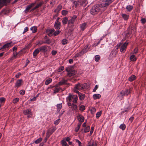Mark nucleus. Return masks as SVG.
I'll return each instance as SVG.
<instances>
[{
	"instance_id": "nucleus-1",
	"label": "nucleus",
	"mask_w": 146,
	"mask_h": 146,
	"mask_svg": "<svg viewBox=\"0 0 146 146\" xmlns=\"http://www.w3.org/2000/svg\"><path fill=\"white\" fill-rule=\"evenodd\" d=\"M101 4H99L97 5H95L93 6L90 9V13L93 15L97 14L100 10V8L105 7L100 6Z\"/></svg>"
},
{
	"instance_id": "nucleus-2",
	"label": "nucleus",
	"mask_w": 146,
	"mask_h": 146,
	"mask_svg": "<svg viewBox=\"0 0 146 146\" xmlns=\"http://www.w3.org/2000/svg\"><path fill=\"white\" fill-rule=\"evenodd\" d=\"M78 99V96L77 95H70L66 98L67 101L72 102L73 103H76L77 102Z\"/></svg>"
},
{
	"instance_id": "nucleus-3",
	"label": "nucleus",
	"mask_w": 146,
	"mask_h": 146,
	"mask_svg": "<svg viewBox=\"0 0 146 146\" xmlns=\"http://www.w3.org/2000/svg\"><path fill=\"white\" fill-rule=\"evenodd\" d=\"M102 3L100 6L102 7H106L108 6L112 2V0H101Z\"/></svg>"
},
{
	"instance_id": "nucleus-4",
	"label": "nucleus",
	"mask_w": 146,
	"mask_h": 146,
	"mask_svg": "<svg viewBox=\"0 0 146 146\" xmlns=\"http://www.w3.org/2000/svg\"><path fill=\"white\" fill-rule=\"evenodd\" d=\"M23 113L25 115H27V117L28 118L31 117L33 115L31 110L29 109H27L24 111Z\"/></svg>"
},
{
	"instance_id": "nucleus-5",
	"label": "nucleus",
	"mask_w": 146,
	"mask_h": 146,
	"mask_svg": "<svg viewBox=\"0 0 146 146\" xmlns=\"http://www.w3.org/2000/svg\"><path fill=\"white\" fill-rule=\"evenodd\" d=\"M77 18V16L76 15H74L72 18L68 21V27L70 25L72 26L73 25L76 19Z\"/></svg>"
},
{
	"instance_id": "nucleus-6",
	"label": "nucleus",
	"mask_w": 146,
	"mask_h": 146,
	"mask_svg": "<svg viewBox=\"0 0 146 146\" xmlns=\"http://www.w3.org/2000/svg\"><path fill=\"white\" fill-rule=\"evenodd\" d=\"M128 44V42H125L121 46L120 51L124 53L126 50Z\"/></svg>"
},
{
	"instance_id": "nucleus-7",
	"label": "nucleus",
	"mask_w": 146,
	"mask_h": 146,
	"mask_svg": "<svg viewBox=\"0 0 146 146\" xmlns=\"http://www.w3.org/2000/svg\"><path fill=\"white\" fill-rule=\"evenodd\" d=\"M55 129L54 128L48 130L46 133V137L47 138L49 137L55 131Z\"/></svg>"
},
{
	"instance_id": "nucleus-8",
	"label": "nucleus",
	"mask_w": 146,
	"mask_h": 146,
	"mask_svg": "<svg viewBox=\"0 0 146 146\" xmlns=\"http://www.w3.org/2000/svg\"><path fill=\"white\" fill-rule=\"evenodd\" d=\"M35 3H33L31 4L27 5L25 9L24 10V12L25 13H27L28 12L29 10L35 5Z\"/></svg>"
},
{
	"instance_id": "nucleus-9",
	"label": "nucleus",
	"mask_w": 146,
	"mask_h": 146,
	"mask_svg": "<svg viewBox=\"0 0 146 146\" xmlns=\"http://www.w3.org/2000/svg\"><path fill=\"white\" fill-rule=\"evenodd\" d=\"M13 45V43L12 42L7 43L4 45L2 46V48H4V49H5L6 48L12 46Z\"/></svg>"
},
{
	"instance_id": "nucleus-10",
	"label": "nucleus",
	"mask_w": 146,
	"mask_h": 146,
	"mask_svg": "<svg viewBox=\"0 0 146 146\" xmlns=\"http://www.w3.org/2000/svg\"><path fill=\"white\" fill-rule=\"evenodd\" d=\"M75 88H77V90H80L83 89L84 88V86L82 84L78 83L75 86Z\"/></svg>"
},
{
	"instance_id": "nucleus-11",
	"label": "nucleus",
	"mask_w": 146,
	"mask_h": 146,
	"mask_svg": "<svg viewBox=\"0 0 146 146\" xmlns=\"http://www.w3.org/2000/svg\"><path fill=\"white\" fill-rule=\"evenodd\" d=\"M61 23L59 21H56L54 27L56 29H59L60 28Z\"/></svg>"
},
{
	"instance_id": "nucleus-12",
	"label": "nucleus",
	"mask_w": 146,
	"mask_h": 146,
	"mask_svg": "<svg viewBox=\"0 0 146 146\" xmlns=\"http://www.w3.org/2000/svg\"><path fill=\"white\" fill-rule=\"evenodd\" d=\"M77 118L78 121L80 122H82L84 121V117L80 114H78L77 117Z\"/></svg>"
},
{
	"instance_id": "nucleus-13",
	"label": "nucleus",
	"mask_w": 146,
	"mask_h": 146,
	"mask_svg": "<svg viewBox=\"0 0 146 146\" xmlns=\"http://www.w3.org/2000/svg\"><path fill=\"white\" fill-rule=\"evenodd\" d=\"M7 2V0H0V9Z\"/></svg>"
},
{
	"instance_id": "nucleus-14",
	"label": "nucleus",
	"mask_w": 146,
	"mask_h": 146,
	"mask_svg": "<svg viewBox=\"0 0 146 146\" xmlns=\"http://www.w3.org/2000/svg\"><path fill=\"white\" fill-rule=\"evenodd\" d=\"M38 48L40 51H41L42 52H45L47 50V46L46 45L42 46Z\"/></svg>"
},
{
	"instance_id": "nucleus-15",
	"label": "nucleus",
	"mask_w": 146,
	"mask_h": 146,
	"mask_svg": "<svg viewBox=\"0 0 146 146\" xmlns=\"http://www.w3.org/2000/svg\"><path fill=\"white\" fill-rule=\"evenodd\" d=\"M22 81V80H17L15 83V87L18 88L21 85Z\"/></svg>"
},
{
	"instance_id": "nucleus-16",
	"label": "nucleus",
	"mask_w": 146,
	"mask_h": 146,
	"mask_svg": "<svg viewBox=\"0 0 146 146\" xmlns=\"http://www.w3.org/2000/svg\"><path fill=\"white\" fill-rule=\"evenodd\" d=\"M81 3V5L85 7L88 3L87 0H79Z\"/></svg>"
},
{
	"instance_id": "nucleus-17",
	"label": "nucleus",
	"mask_w": 146,
	"mask_h": 146,
	"mask_svg": "<svg viewBox=\"0 0 146 146\" xmlns=\"http://www.w3.org/2000/svg\"><path fill=\"white\" fill-rule=\"evenodd\" d=\"M40 52V51L39 50L38 48L35 50L33 52V57H36L37 54L39 53Z\"/></svg>"
},
{
	"instance_id": "nucleus-18",
	"label": "nucleus",
	"mask_w": 146,
	"mask_h": 146,
	"mask_svg": "<svg viewBox=\"0 0 146 146\" xmlns=\"http://www.w3.org/2000/svg\"><path fill=\"white\" fill-rule=\"evenodd\" d=\"M68 18L67 17H64L62 19V24L64 25H66L68 22Z\"/></svg>"
},
{
	"instance_id": "nucleus-19",
	"label": "nucleus",
	"mask_w": 146,
	"mask_h": 146,
	"mask_svg": "<svg viewBox=\"0 0 146 146\" xmlns=\"http://www.w3.org/2000/svg\"><path fill=\"white\" fill-rule=\"evenodd\" d=\"M66 70L68 72V74L70 77L73 76L76 74V72L74 70H72L70 71H68L67 70Z\"/></svg>"
},
{
	"instance_id": "nucleus-20",
	"label": "nucleus",
	"mask_w": 146,
	"mask_h": 146,
	"mask_svg": "<svg viewBox=\"0 0 146 146\" xmlns=\"http://www.w3.org/2000/svg\"><path fill=\"white\" fill-rule=\"evenodd\" d=\"M67 81L66 80H65L64 79H63L62 80L60 81L58 84H56L58 86H61L63 85L64 84H65L66 83Z\"/></svg>"
},
{
	"instance_id": "nucleus-21",
	"label": "nucleus",
	"mask_w": 146,
	"mask_h": 146,
	"mask_svg": "<svg viewBox=\"0 0 146 146\" xmlns=\"http://www.w3.org/2000/svg\"><path fill=\"white\" fill-rule=\"evenodd\" d=\"M87 146H97V143L95 141H92V143L90 142L88 143Z\"/></svg>"
},
{
	"instance_id": "nucleus-22",
	"label": "nucleus",
	"mask_w": 146,
	"mask_h": 146,
	"mask_svg": "<svg viewBox=\"0 0 146 146\" xmlns=\"http://www.w3.org/2000/svg\"><path fill=\"white\" fill-rule=\"evenodd\" d=\"M130 91L131 89H129V90H126L125 91H122V92L123 93L124 95L127 96L130 93Z\"/></svg>"
},
{
	"instance_id": "nucleus-23",
	"label": "nucleus",
	"mask_w": 146,
	"mask_h": 146,
	"mask_svg": "<svg viewBox=\"0 0 146 146\" xmlns=\"http://www.w3.org/2000/svg\"><path fill=\"white\" fill-rule=\"evenodd\" d=\"M86 23H84L80 25V27L81 30L82 31H84L86 28Z\"/></svg>"
},
{
	"instance_id": "nucleus-24",
	"label": "nucleus",
	"mask_w": 146,
	"mask_h": 146,
	"mask_svg": "<svg viewBox=\"0 0 146 146\" xmlns=\"http://www.w3.org/2000/svg\"><path fill=\"white\" fill-rule=\"evenodd\" d=\"M93 98L94 100L99 99L101 97V95L99 94H95L93 95Z\"/></svg>"
},
{
	"instance_id": "nucleus-25",
	"label": "nucleus",
	"mask_w": 146,
	"mask_h": 146,
	"mask_svg": "<svg viewBox=\"0 0 146 146\" xmlns=\"http://www.w3.org/2000/svg\"><path fill=\"white\" fill-rule=\"evenodd\" d=\"M73 3L75 5L76 8H77L79 5H81V3L79 0L77 1H74Z\"/></svg>"
},
{
	"instance_id": "nucleus-26",
	"label": "nucleus",
	"mask_w": 146,
	"mask_h": 146,
	"mask_svg": "<svg viewBox=\"0 0 146 146\" xmlns=\"http://www.w3.org/2000/svg\"><path fill=\"white\" fill-rule=\"evenodd\" d=\"M62 6L60 5H58L56 9L55 10L54 12L56 13H58L62 9Z\"/></svg>"
},
{
	"instance_id": "nucleus-27",
	"label": "nucleus",
	"mask_w": 146,
	"mask_h": 146,
	"mask_svg": "<svg viewBox=\"0 0 146 146\" xmlns=\"http://www.w3.org/2000/svg\"><path fill=\"white\" fill-rule=\"evenodd\" d=\"M78 96L79 99L80 100H84L85 97L84 94L79 93Z\"/></svg>"
},
{
	"instance_id": "nucleus-28",
	"label": "nucleus",
	"mask_w": 146,
	"mask_h": 146,
	"mask_svg": "<svg viewBox=\"0 0 146 146\" xmlns=\"http://www.w3.org/2000/svg\"><path fill=\"white\" fill-rule=\"evenodd\" d=\"M117 53V50H116V49H115L114 50H112L110 54V55H111V54L113 55L112 56L113 57H115L116 54Z\"/></svg>"
},
{
	"instance_id": "nucleus-29",
	"label": "nucleus",
	"mask_w": 146,
	"mask_h": 146,
	"mask_svg": "<svg viewBox=\"0 0 146 146\" xmlns=\"http://www.w3.org/2000/svg\"><path fill=\"white\" fill-rule=\"evenodd\" d=\"M54 29H52L48 31V34L49 36H51L52 35V33L54 32Z\"/></svg>"
},
{
	"instance_id": "nucleus-30",
	"label": "nucleus",
	"mask_w": 146,
	"mask_h": 146,
	"mask_svg": "<svg viewBox=\"0 0 146 146\" xmlns=\"http://www.w3.org/2000/svg\"><path fill=\"white\" fill-rule=\"evenodd\" d=\"M72 110L76 111L77 109V106L74 104V103L72 104Z\"/></svg>"
},
{
	"instance_id": "nucleus-31",
	"label": "nucleus",
	"mask_w": 146,
	"mask_h": 146,
	"mask_svg": "<svg viewBox=\"0 0 146 146\" xmlns=\"http://www.w3.org/2000/svg\"><path fill=\"white\" fill-rule=\"evenodd\" d=\"M30 30L32 31L33 33H35L36 32L37 27L36 26H33L31 27Z\"/></svg>"
},
{
	"instance_id": "nucleus-32",
	"label": "nucleus",
	"mask_w": 146,
	"mask_h": 146,
	"mask_svg": "<svg viewBox=\"0 0 146 146\" xmlns=\"http://www.w3.org/2000/svg\"><path fill=\"white\" fill-rule=\"evenodd\" d=\"M136 76L135 75H132L128 79V80L131 82L134 80L136 78Z\"/></svg>"
},
{
	"instance_id": "nucleus-33",
	"label": "nucleus",
	"mask_w": 146,
	"mask_h": 146,
	"mask_svg": "<svg viewBox=\"0 0 146 146\" xmlns=\"http://www.w3.org/2000/svg\"><path fill=\"white\" fill-rule=\"evenodd\" d=\"M61 143L62 144V146H68L65 139H64L61 141Z\"/></svg>"
},
{
	"instance_id": "nucleus-34",
	"label": "nucleus",
	"mask_w": 146,
	"mask_h": 146,
	"mask_svg": "<svg viewBox=\"0 0 146 146\" xmlns=\"http://www.w3.org/2000/svg\"><path fill=\"white\" fill-rule=\"evenodd\" d=\"M58 85H57V84H56L55 86V88L54 90V93H57L58 92H59V91H60V89L58 87Z\"/></svg>"
},
{
	"instance_id": "nucleus-35",
	"label": "nucleus",
	"mask_w": 146,
	"mask_h": 146,
	"mask_svg": "<svg viewBox=\"0 0 146 146\" xmlns=\"http://www.w3.org/2000/svg\"><path fill=\"white\" fill-rule=\"evenodd\" d=\"M130 60L132 61H135L136 60V58L135 55L132 54L130 58Z\"/></svg>"
},
{
	"instance_id": "nucleus-36",
	"label": "nucleus",
	"mask_w": 146,
	"mask_h": 146,
	"mask_svg": "<svg viewBox=\"0 0 146 146\" xmlns=\"http://www.w3.org/2000/svg\"><path fill=\"white\" fill-rule=\"evenodd\" d=\"M121 15L123 19L125 20H127L129 18V16L126 14H122Z\"/></svg>"
},
{
	"instance_id": "nucleus-37",
	"label": "nucleus",
	"mask_w": 146,
	"mask_h": 146,
	"mask_svg": "<svg viewBox=\"0 0 146 146\" xmlns=\"http://www.w3.org/2000/svg\"><path fill=\"white\" fill-rule=\"evenodd\" d=\"M52 79L51 78H49L47 79L45 82V84L46 85H48L51 82Z\"/></svg>"
},
{
	"instance_id": "nucleus-38",
	"label": "nucleus",
	"mask_w": 146,
	"mask_h": 146,
	"mask_svg": "<svg viewBox=\"0 0 146 146\" xmlns=\"http://www.w3.org/2000/svg\"><path fill=\"white\" fill-rule=\"evenodd\" d=\"M57 107L58 108V111H59L62 107V103L58 104L57 105Z\"/></svg>"
},
{
	"instance_id": "nucleus-39",
	"label": "nucleus",
	"mask_w": 146,
	"mask_h": 146,
	"mask_svg": "<svg viewBox=\"0 0 146 146\" xmlns=\"http://www.w3.org/2000/svg\"><path fill=\"white\" fill-rule=\"evenodd\" d=\"M119 128L121 129L122 130H125L126 128V126L125 124H121L119 126Z\"/></svg>"
},
{
	"instance_id": "nucleus-40",
	"label": "nucleus",
	"mask_w": 146,
	"mask_h": 146,
	"mask_svg": "<svg viewBox=\"0 0 146 146\" xmlns=\"http://www.w3.org/2000/svg\"><path fill=\"white\" fill-rule=\"evenodd\" d=\"M125 96L123 94V93L122 91L118 95V96L120 98V99L121 100L123 96Z\"/></svg>"
},
{
	"instance_id": "nucleus-41",
	"label": "nucleus",
	"mask_w": 146,
	"mask_h": 146,
	"mask_svg": "<svg viewBox=\"0 0 146 146\" xmlns=\"http://www.w3.org/2000/svg\"><path fill=\"white\" fill-rule=\"evenodd\" d=\"M42 140V139L40 137L34 141V142L36 144H38L40 143Z\"/></svg>"
},
{
	"instance_id": "nucleus-42",
	"label": "nucleus",
	"mask_w": 146,
	"mask_h": 146,
	"mask_svg": "<svg viewBox=\"0 0 146 146\" xmlns=\"http://www.w3.org/2000/svg\"><path fill=\"white\" fill-rule=\"evenodd\" d=\"M5 101V99L4 97H1L0 98V103L2 104L4 103Z\"/></svg>"
},
{
	"instance_id": "nucleus-43",
	"label": "nucleus",
	"mask_w": 146,
	"mask_h": 146,
	"mask_svg": "<svg viewBox=\"0 0 146 146\" xmlns=\"http://www.w3.org/2000/svg\"><path fill=\"white\" fill-rule=\"evenodd\" d=\"M102 113V111H100L99 112H97L96 115V117L97 118H98L101 115Z\"/></svg>"
},
{
	"instance_id": "nucleus-44",
	"label": "nucleus",
	"mask_w": 146,
	"mask_h": 146,
	"mask_svg": "<svg viewBox=\"0 0 146 146\" xmlns=\"http://www.w3.org/2000/svg\"><path fill=\"white\" fill-rule=\"evenodd\" d=\"M133 8V6L131 5H128L126 7V9L129 11H130Z\"/></svg>"
},
{
	"instance_id": "nucleus-45",
	"label": "nucleus",
	"mask_w": 146,
	"mask_h": 146,
	"mask_svg": "<svg viewBox=\"0 0 146 146\" xmlns=\"http://www.w3.org/2000/svg\"><path fill=\"white\" fill-rule=\"evenodd\" d=\"M85 109V106L83 105H82L79 107V110L80 111H83Z\"/></svg>"
},
{
	"instance_id": "nucleus-46",
	"label": "nucleus",
	"mask_w": 146,
	"mask_h": 146,
	"mask_svg": "<svg viewBox=\"0 0 146 146\" xmlns=\"http://www.w3.org/2000/svg\"><path fill=\"white\" fill-rule=\"evenodd\" d=\"M81 125V123L78 124L77 126L75 128V131L76 132H77L79 130Z\"/></svg>"
},
{
	"instance_id": "nucleus-47",
	"label": "nucleus",
	"mask_w": 146,
	"mask_h": 146,
	"mask_svg": "<svg viewBox=\"0 0 146 146\" xmlns=\"http://www.w3.org/2000/svg\"><path fill=\"white\" fill-rule=\"evenodd\" d=\"M21 52V51H20L18 53H17L15 51H14V52H13V56L14 57H16L17 55H19H19H20V53Z\"/></svg>"
},
{
	"instance_id": "nucleus-48",
	"label": "nucleus",
	"mask_w": 146,
	"mask_h": 146,
	"mask_svg": "<svg viewBox=\"0 0 146 146\" xmlns=\"http://www.w3.org/2000/svg\"><path fill=\"white\" fill-rule=\"evenodd\" d=\"M90 129V126H87L86 127L84 130V131L85 133H87L89 131Z\"/></svg>"
},
{
	"instance_id": "nucleus-49",
	"label": "nucleus",
	"mask_w": 146,
	"mask_h": 146,
	"mask_svg": "<svg viewBox=\"0 0 146 146\" xmlns=\"http://www.w3.org/2000/svg\"><path fill=\"white\" fill-rule=\"evenodd\" d=\"M74 141L78 143V146H82V143L78 139H75Z\"/></svg>"
},
{
	"instance_id": "nucleus-50",
	"label": "nucleus",
	"mask_w": 146,
	"mask_h": 146,
	"mask_svg": "<svg viewBox=\"0 0 146 146\" xmlns=\"http://www.w3.org/2000/svg\"><path fill=\"white\" fill-rule=\"evenodd\" d=\"M100 59V56L99 55H96L95 57V60L96 61L98 62Z\"/></svg>"
},
{
	"instance_id": "nucleus-51",
	"label": "nucleus",
	"mask_w": 146,
	"mask_h": 146,
	"mask_svg": "<svg viewBox=\"0 0 146 146\" xmlns=\"http://www.w3.org/2000/svg\"><path fill=\"white\" fill-rule=\"evenodd\" d=\"M68 13V11L66 10H63L62 11V14L63 15H66Z\"/></svg>"
},
{
	"instance_id": "nucleus-52",
	"label": "nucleus",
	"mask_w": 146,
	"mask_h": 146,
	"mask_svg": "<svg viewBox=\"0 0 146 146\" xmlns=\"http://www.w3.org/2000/svg\"><path fill=\"white\" fill-rule=\"evenodd\" d=\"M89 50V45H87L84 48V49L82 50H84V51H86V52L88 51Z\"/></svg>"
},
{
	"instance_id": "nucleus-53",
	"label": "nucleus",
	"mask_w": 146,
	"mask_h": 146,
	"mask_svg": "<svg viewBox=\"0 0 146 146\" xmlns=\"http://www.w3.org/2000/svg\"><path fill=\"white\" fill-rule=\"evenodd\" d=\"M86 51L84 50H82V51L78 53L80 56L83 55L84 53H86Z\"/></svg>"
},
{
	"instance_id": "nucleus-54",
	"label": "nucleus",
	"mask_w": 146,
	"mask_h": 146,
	"mask_svg": "<svg viewBox=\"0 0 146 146\" xmlns=\"http://www.w3.org/2000/svg\"><path fill=\"white\" fill-rule=\"evenodd\" d=\"M67 40L66 39H64L62 40V43L63 44L65 45L67 43Z\"/></svg>"
},
{
	"instance_id": "nucleus-55",
	"label": "nucleus",
	"mask_w": 146,
	"mask_h": 146,
	"mask_svg": "<svg viewBox=\"0 0 146 146\" xmlns=\"http://www.w3.org/2000/svg\"><path fill=\"white\" fill-rule=\"evenodd\" d=\"M91 113L92 114H94L96 111V109L95 108H92L90 110Z\"/></svg>"
},
{
	"instance_id": "nucleus-56",
	"label": "nucleus",
	"mask_w": 146,
	"mask_h": 146,
	"mask_svg": "<svg viewBox=\"0 0 146 146\" xmlns=\"http://www.w3.org/2000/svg\"><path fill=\"white\" fill-rule=\"evenodd\" d=\"M44 42L45 43L49 44L51 43V41L50 39L47 38L45 40Z\"/></svg>"
},
{
	"instance_id": "nucleus-57",
	"label": "nucleus",
	"mask_w": 146,
	"mask_h": 146,
	"mask_svg": "<svg viewBox=\"0 0 146 146\" xmlns=\"http://www.w3.org/2000/svg\"><path fill=\"white\" fill-rule=\"evenodd\" d=\"M60 121V119H58L54 121V123L55 125H57L58 124V123H59Z\"/></svg>"
},
{
	"instance_id": "nucleus-58",
	"label": "nucleus",
	"mask_w": 146,
	"mask_h": 146,
	"mask_svg": "<svg viewBox=\"0 0 146 146\" xmlns=\"http://www.w3.org/2000/svg\"><path fill=\"white\" fill-rule=\"evenodd\" d=\"M60 32V31L58 30H57L55 31L54 33V36H56V35L58 34Z\"/></svg>"
},
{
	"instance_id": "nucleus-59",
	"label": "nucleus",
	"mask_w": 146,
	"mask_h": 146,
	"mask_svg": "<svg viewBox=\"0 0 146 146\" xmlns=\"http://www.w3.org/2000/svg\"><path fill=\"white\" fill-rule=\"evenodd\" d=\"M19 100V98H16L14 99L13 100V103L14 104L16 103Z\"/></svg>"
},
{
	"instance_id": "nucleus-60",
	"label": "nucleus",
	"mask_w": 146,
	"mask_h": 146,
	"mask_svg": "<svg viewBox=\"0 0 146 146\" xmlns=\"http://www.w3.org/2000/svg\"><path fill=\"white\" fill-rule=\"evenodd\" d=\"M41 6V5L40 4H38L37 5H36L35 7H34L33 8L31 11H33L35 9H36V8L39 7Z\"/></svg>"
},
{
	"instance_id": "nucleus-61",
	"label": "nucleus",
	"mask_w": 146,
	"mask_h": 146,
	"mask_svg": "<svg viewBox=\"0 0 146 146\" xmlns=\"http://www.w3.org/2000/svg\"><path fill=\"white\" fill-rule=\"evenodd\" d=\"M64 69V67L63 66H61L60 68L58 69V72H60L61 71H62Z\"/></svg>"
},
{
	"instance_id": "nucleus-62",
	"label": "nucleus",
	"mask_w": 146,
	"mask_h": 146,
	"mask_svg": "<svg viewBox=\"0 0 146 146\" xmlns=\"http://www.w3.org/2000/svg\"><path fill=\"white\" fill-rule=\"evenodd\" d=\"M25 93V91L23 90H21L20 91V94L21 95H23Z\"/></svg>"
},
{
	"instance_id": "nucleus-63",
	"label": "nucleus",
	"mask_w": 146,
	"mask_h": 146,
	"mask_svg": "<svg viewBox=\"0 0 146 146\" xmlns=\"http://www.w3.org/2000/svg\"><path fill=\"white\" fill-rule=\"evenodd\" d=\"M29 28L28 27H26L24 29V31L23 32V34L25 33V32H27L28 31Z\"/></svg>"
},
{
	"instance_id": "nucleus-64",
	"label": "nucleus",
	"mask_w": 146,
	"mask_h": 146,
	"mask_svg": "<svg viewBox=\"0 0 146 146\" xmlns=\"http://www.w3.org/2000/svg\"><path fill=\"white\" fill-rule=\"evenodd\" d=\"M78 90H77V89L75 87H74V92H76V93H78V94H79V93H80L79 91Z\"/></svg>"
}]
</instances>
